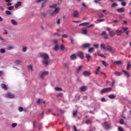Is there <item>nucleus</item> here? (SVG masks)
<instances>
[{
  "instance_id": "nucleus-1",
  "label": "nucleus",
  "mask_w": 131,
  "mask_h": 131,
  "mask_svg": "<svg viewBox=\"0 0 131 131\" xmlns=\"http://www.w3.org/2000/svg\"><path fill=\"white\" fill-rule=\"evenodd\" d=\"M101 49L104 50V51H108V52H110V53H111V54H115V52H116V50L114 48L111 47V46H108L106 47V46L104 44H101L100 46Z\"/></svg>"
},
{
  "instance_id": "nucleus-2",
  "label": "nucleus",
  "mask_w": 131,
  "mask_h": 131,
  "mask_svg": "<svg viewBox=\"0 0 131 131\" xmlns=\"http://www.w3.org/2000/svg\"><path fill=\"white\" fill-rule=\"evenodd\" d=\"M40 57L43 58L42 63L46 66L50 65V61L49 60V55L46 53H40Z\"/></svg>"
},
{
  "instance_id": "nucleus-3",
  "label": "nucleus",
  "mask_w": 131,
  "mask_h": 131,
  "mask_svg": "<svg viewBox=\"0 0 131 131\" xmlns=\"http://www.w3.org/2000/svg\"><path fill=\"white\" fill-rule=\"evenodd\" d=\"M50 8H51V9H54V11L53 12L51 13L52 16H55V14H58L59 13V11H60V8L58 7L57 8V4H54L53 5H51L49 6Z\"/></svg>"
},
{
  "instance_id": "nucleus-4",
  "label": "nucleus",
  "mask_w": 131,
  "mask_h": 131,
  "mask_svg": "<svg viewBox=\"0 0 131 131\" xmlns=\"http://www.w3.org/2000/svg\"><path fill=\"white\" fill-rule=\"evenodd\" d=\"M112 90V88H105L102 89L101 91L100 94H105V93H109V92H111Z\"/></svg>"
},
{
  "instance_id": "nucleus-5",
  "label": "nucleus",
  "mask_w": 131,
  "mask_h": 131,
  "mask_svg": "<svg viewBox=\"0 0 131 131\" xmlns=\"http://www.w3.org/2000/svg\"><path fill=\"white\" fill-rule=\"evenodd\" d=\"M103 126H104V128L106 129V130H108L111 126H110V124H109L107 122H104L103 124H102Z\"/></svg>"
},
{
  "instance_id": "nucleus-6",
  "label": "nucleus",
  "mask_w": 131,
  "mask_h": 131,
  "mask_svg": "<svg viewBox=\"0 0 131 131\" xmlns=\"http://www.w3.org/2000/svg\"><path fill=\"white\" fill-rule=\"evenodd\" d=\"M5 97H6V98H15V95L14 94L8 93L5 95Z\"/></svg>"
},
{
  "instance_id": "nucleus-7",
  "label": "nucleus",
  "mask_w": 131,
  "mask_h": 131,
  "mask_svg": "<svg viewBox=\"0 0 131 131\" xmlns=\"http://www.w3.org/2000/svg\"><path fill=\"white\" fill-rule=\"evenodd\" d=\"M81 25H84V26H86V27H92V26L94 27V24H91L90 23H84L81 24Z\"/></svg>"
},
{
  "instance_id": "nucleus-8",
  "label": "nucleus",
  "mask_w": 131,
  "mask_h": 131,
  "mask_svg": "<svg viewBox=\"0 0 131 131\" xmlns=\"http://www.w3.org/2000/svg\"><path fill=\"white\" fill-rule=\"evenodd\" d=\"M91 74H92V73L89 71H85L83 72V75L84 76L89 77L90 76Z\"/></svg>"
},
{
  "instance_id": "nucleus-9",
  "label": "nucleus",
  "mask_w": 131,
  "mask_h": 131,
  "mask_svg": "<svg viewBox=\"0 0 131 131\" xmlns=\"http://www.w3.org/2000/svg\"><path fill=\"white\" fill-rule=\"evenodd\" d=\"M49 75V72L48 71H45L42 73V74L40 75L41 78H43L45 76H47V75Z\"/></svg>"
},
{
  "instance_id": "nucleus-10",
  "label": "nucleus",
  "mask_w": 131,
  "mask_h": 131,
  "mask_svg": "<svg viewBox=\"0 0 131 131\" xmlns=\"http://www.w3.org/2000/svg\"><path fill=\"white\" fill-rule=\"evenodd\" d=\"M79 90L81 92H85L88 90V88L85 86H83L80 88Z\"/></svg>"
},
{
  "instance_id": "nucleus-11",
  "label": "nucleus",
  "mask_w": 131,
  "mask_h": 131,
  "mask_svg": "<svg viewBox=\"0 0 131 131\" xmlns=\"http://www.w3.org/2000/svg\"><path fill=\"white\" fill-rule=\"evenodd\" d=\"M78 56L80 58V59H83L84 56H83V52H79L78 53Z\"/></svg>"
},
{
  "instance_id": "nucleus-12",
  "label": "nucleus",
  "mask_w": 131,
  "mask_h": 131,
  "mask_svg": "<svg viewBox=\"0 0 131 131\" xmlns=\"http://www.w3.org/2000/svg\"><path fill=\"white\" fill-rule=\"evenodd\" d=\"M101 35H103L105 39H108L107 35V33H106V32L105 31L102 32Z\"/></svg>"
},
{
  "instance_id": "nucleus-13",
  "label": "nucleus",
  "mask_w": 131,
  "mask_h": 131,
  "mask_svg": "<svg viewBox=\"0 0 131 131\" xmlns=\"http://www.w3.org/2000/svg\"><path fill=\"white\" fill-rule=\"evenodd\" d=\"M85 57L88 60V61H90V60H92V59H93V57L89 54H85Z\"/></svg>"
},
{
  "instance_id": "nucleus-14",
  "label": "nucleus",
  "mask_w": 131,
  "mask_h": 131,
  "mask_svg": "<svg viewBox=\"0 0 131 131\" xmlns=\"http://www.w3.org/2000/svg\"><path fill=\"white\" fill-rule=\"evenodd\" d=\"M82 47L85 49H89V48L91 47V45L89 43H85L83 45Z\"/></svg>"
},
{
  "instance_id": "nucleus-15",
  "label": "nucleus",
  "mask_w": 131,
  "mask_h": 131,
  "mask_svg": "<svg viewBox=\"0 0 131 131\" xmlns=\"http://www.w3.org/2000/svg\"><path fill=\"white\" fill-rule=\"evenodd\" d=\"M109 35L111 37H113L115 36V32H114L113 31H110Z\"/></svg>"
},
{
  "instance_id": "nucleus-16",
  "label": "nucleus",
  "mask_w": 131,
  "mask_h": 131,
  "mask_svg": "<svg viewBox=\"0 0 131 131\" xmlns=\"http://www.w3.org/2000/svg\"><path fill=\"white\" fill-rule=\"evenodd\" d=\"M116 32L117 33V35L120 36V35H121V34H122V32H123V31H122V30L119 31L118 30H117Z\"/></svg>"
},
{
  "instance_id": "nucleus-17",
  "label": "nucleus",
  "mask_w": 131,
  "mask_h": 131,
  "mask_svg": "<svg viewBox=\"0 0 131 131\" xmlns=\"http://www.w3.org/2000/svg\"><path fill=\"white\" fill-rule=\"evenodd\" d=\"M117 11L119 13H123L124 12V8L122 7L120 9H117Z\"/></svg>"
},
{
  "instance_id": "nucleus-18",
  "label": "nucleus",
  "mask_w": 131,
  "mask_h": 131,
  "mask_svg": "<svg viewBox=\"0 0 131 131\" xmlns=\"http://www.w3.org/2000/svg\"><path fill=\"white\" fill-rule=\"evenodd\" d=\"M74 17H78L79 16V13H78V11L75 10L74 11Z\"/></svg>"
},
{
  "instance_id": "nucleus-19",
  "label": "nucleus",
  "mask_w": 131,
  "mask_h": 131,
  "mask_svg": "<svg viewBox=\"0 0 131 131\" xmlns=\"http://www.w3.org/2000/svg\"><path fill=\"white\" fill-rule=\"evenodd\" d=\"M83 66H80L77 69V72H80L81 71V69H82Z\"/></svg>"
},
{
  "instance_id": "nucleus-20",
  "label": "nucleus",
  "mask_w": 131,
  "mask_h": 131,
  "mask_svg": "<svg viewBox=\"0 0 131 131\" xmlns=\"http://www.w3.org/2000/svg\"><path fill=\"white\" fill-rule=\"evenodd\" d=\"M11 24H12V25H14L15 26H16V25H18V23L14 19H12L11 20Z\"/></svg>"
},
{
  "instance_id": "nucleus-21",
  "label": "nucleus",
  "mask_w": 131,
  "mask_h": 131,
  "mask_svg": "<svg viewBox=\"0 0 131 131\" xmlns=\"http://www.w3.org/2000/svg\"><path fill=\"white\" fill-rule=\"evenodd\" d=\"M1 87L2 89H4L5 91H7L8 90V87H7V85L5 84H1Z\"/></svg>"
},
{
  "instance_id": "nucleus-22",
  "label": "nucleus",
  "mask_w": 131,
  "mask_h": 131,
  "mask_svg": "<svg viewBox=\"0 0 131 131\" xmlns=\"http://www.w3.org/2000/svg\"><path fill=\"white\" fill-rule=\"evenodd\" d=\"M108 98H110V99H115L116 96H115L114 94H111L108 95Z\"/></svg>"
},
{
  "instance_id": "nucleus-23",
  "label": "nucleus",
  "mask_w": 131,
  "mask_h": 131,
  "mask_svg": "<svg viewBox=\"0 0 131 131\" xmlns=\"http://www.w3.org/2000/svg\"><path fill=\"white\" fill-rule=\"evenodd\" d=\"M85 123H86V124H91V123H93V121L90 119H87L86 120Z\"/></svg>"
},
{
  "instance_id": "nucleus-24",
  "label": "nucleus",
  "mask_w": 131,
  "mask_h": 131,
  "mask_svg": "<svg viewBox=\"0 0 131 131\" xmlns=\"http://www.w3.org/2000/svg\"><path fill=\"white\" fill-rule=\"evenodd\" d=\"M130 68H131L130 62L129 61H128L126 69L127 70H128L129 69H130Z\"/></svg>"
},
{
  "instance_id": "nucleus-25",
  "label": "nucleus",
  "mask_w": 131,
  "mask_h": 131,
  "mask_svg": "<svg viewBox=\"0 0 131 131\" xmlns=\"http://www.w3.org/2000/svg\"><path fill=\"white\" fill-rule=\"evenodd\" d=\"M71 60H75L76 59V55L75 54H73L71 56Z\"/></svg>"
},
{
  "instance_id": "nucleus-26",
  "label": "nucleus",
  "mask_w": 131,
  "mask_h": 131,
  "mask_svg": "<svg viewBox=\"0 0 131 131\" xmlns=\"http://www.w3.org/2000/svg\"><path fill=\"white\" fill-rule=\"evenodd\" d=\"M122 71L124 73V74L126 75L127 77H129V74L128 73V72L125 71V70H123Z\"/></svg>"
},
{
  "instance_id": "nucleus-27",
  "label": "nucleus",
  "mask_w": 131,
  "mask_h": 131,
  "mask_svg": "<svg viewBox=\"0 0 131 131\" xmlns=\"http://www.w3.org/2000/svg\"><path fill=\"white\" fill-rule=\"evenodd\" d=\"M82 32L83 33V34H85V35H86V34H88V30L86 29H83L82 30Z\"/></svg>"
},
{
  "instance_id": "nucleus-28",
  "label": "nucleus",
  "mask_w": 131,
  "mask_h": 131,
  "mask_svg": "<svg viewBox=\"0 0 131 131\" xmlns=\"http://www.w3.org/2000/svg\"><path fill=\"white\" fill-rule=\"evenodd\" d=\"M55 91H57L58 92H62V88L59 87H56L55 88Z\"/></svg>"
},
{
  "instance_id": "nucleus-29",
  "label": "nucleus",
  "mask_w": 131,
  "mask_h": 131,
  "mask_svg": "<svg viewBox=\"0 0 131 131\" xmlns=\"http://www.w3.org/2000/svg\"><path fill=\"white\" fill-rule=\"evenodd\" d=\"M121 63H122L121 61H115L114 62V64H115L116 65H120Z\"/></svg>"
},
{
  "instance_id": "nucleus-30",
  "label": "nucleus",
  "mask_w": 131,
  "mask_h": 131,
  "mask_svg": "<svg viewBox=\"0 0 131 131\" xmlns=\"http://www.w3.org/2000/svg\"><path fill=\"white\" fill-rule=\"evenodd\" d=\"M94 51H95V49L94 48H91L89 49L88 52L89 53H94Z\"/></svg>"
},
{
  "instance_id": "nucleus-31",
  "label": "nucleus",
  "mask_w": 131,
  "mask_h": 131,
  "mask_svg": "<svg viewBox=\"0 0 131 131\" xmlns=\"http://www.w3.org/2000/svg\"><path fill=\"white\" fill-rule=\"evenodd\" d=\"M122 29L123 30V31H124V32H127V29H128V28H126V27H121Z\"/></svg>"
},
{
  "instance_id": "nucleus-32",
  "label": "nucleus",
  "mask_w": 131,
  "mask_h": 131,
  "mask_svg": "<svg viewBox=\"0 0 131 131\" xmlns=\"http://www.w3.org/2000/svg\"><path fill=\"white\" fill-rule=\"evenodd\" d=\"M63 67H64L66 68H69V64L67 62L63 63Z\"/></svg>"
},
{
  "instance_id": "nucleus-33",
  "label": "nucleus",
  "mask_w": 131,
  "mask_h": 131,
  "mask_svg": "<svg viewBox=\"0 0 131 131\" xmlns=\"http://www.w3.org/2000/svg\"><path fill=\"white\" fill-rule=\"evenodd\" d=\"M0 53H1V54H4V53H6V50H5V49H4V48L1 49Z\"/></svg>"
},
{
  "instance_id": "nucleus-34",
  "label": "nucleus",
  "mask_w": 131,
  "mask_h": 131,
  "mask_svg": "<svg viewBox=\"0 0 131 131\" xmlns=\"http://www.w3.org/2000/svg\"><path fill=\"white\" fill-rule=\"evenodd\" d=\"M102 63L104 65V66H105V67H107V66H108V63H107L106 61H102Z\"/></svg>"
},
{
  "instance_id": "nucleus-35",
  "label": "nucleus",
  "mask_w": 131,
  "mask_h": 131,
  "mask_svg": "<svg viewBox=\"0 0 131 131\" xmlns=\"http://www.w3.org/2000/svg\"><path fill=\"white\" fill-rule=\"evenodd\" d=\"M112 8H116V7H118V5L117 3H114L112 5Z\"/></svg>"
},
{
  "instance_id": "nucleus-36",
  "label": "nucleus",
  "mask_w": 131,
  "mask_h": 131,
  "mask_svg": "<svg viewBox=\"0 0 131 131\" xmlns=\"http://www.w3.org/2000/svg\"><path fill=\"white\" fill-rule=\"evenodd\" d=\"M115 74L117 75V76H120V75H121V73L119 72H115Z\"/></svg>"
},
{
  "instance_id": "nucleus-37",
  "label": "nucleus",
  "mask_w": 131,
  "mask_h": 131,
  "mask_svg": "<svg viewBox=\"0 0 131 131\" xmlns=\"http://www.w3.org/2000/svg\"><path fill=\"white\" fill-rule=\"evenodd\" d=\"M29 69H30V70H31V71H33V67H32V65H30L28 66Z\"/></svg>"
},
{
  "instance_id": "nucleus-38",
  "label": "nucleus",
  "mask_w": 131,
  "mask_h": 131,
  "mask_svg": "<svg viewBox=\"0 0 131 131\" xmlns=\"http://www.w3.org/2000/svg\"><path fill=\"white\" fill-rule=\"evenodd\" d=\"M48 2H49V1L46 0V1H45L44 3L42 4V8H45V7H46V3Z\"/></svg>"
},
{
  "instance_id": "nucleus-39",
  "label": "nucleus",
  "mask_w": 131,
  "mask_h": 131,
  "mask_svg": "<svg viewBox=\"0 0 131 131\" xmlns=\"http://www.w3.org/2000/svg\"><path fill=\"white\" fill-rule=\"evenodd\" d=\"M70 40L71 41V43H72V44L74 43V39H73V38L71 37L70 38Z\"/></svg>"
},
{
  "instance_id": "nucleus-40",
  "label": "nucleus",
  "mask_w": 131,
  "mask_h": 131,
  "mask_svg": "<svg viewBox=\"0 0 131 131\" xmlns=\"http://www.w3.org/2000/svg\"><path fill=\"white\" fill-rule=\"evenodd\" d=\"M41 128H42V124L40 123V124H39V125H38V129L39 130H40V129H41Z\"/></svg>"
},
{
  "instance_id": "nucleus-41",
  "label": "nucleus",
  "mask_w": 131,
  "mask_h": 131,
  "mask_svg": "<svg viewBox=\"0 0 131 131\" xmlns=\"http://www.w3.org/2000/svg\"><path fill=\"white\" fill-rule=\"evenodd\" d=\"M16 5L18 7H21L22 6V3H21V2H17Z\"/></svg>"
},
{
  "instance_id": "nucleus-42",
  "label": "nucleus",
  "mask_w": 131,
  "mask_h": 131,
  "mask_svg": "<svg viewBox=\"0 0 131 131\" xmlns=\"http://www.w3.org/2000/svg\"><path fill=\"white\" fill-rule=\"evenodd\" d=\"M101 68L100 67H98L97 69V71H96V74H99V73H100V69Z\"/></svg>"
},
{
  "instance_id": "nucleus-43",
  "label": "nucleus",
  "mask_w": 131,
  "mask_h": 131,
  "mask_svg": "<svg viewBox=\"0 0 131 131\" xmlns=\"http://www.w3.org/2000/svg\"><path fill=\"white\" fill-rule=\"evenodd\" d=\"M13 49V46H8L7 47V50L8 51H10V50H12Z\"/></svg>"
},
{
  "instance_id": "nucleus-44",
  "label": "nucleus",
  "mask_w": 131,
  "mask_h": 131,
  "mask_svg": "<svg viewBox=\"0 0 131 131\" xmlns=\"http://www.w3.org/2000/svg\"><path fill=\"white\" fill-rule=\"evenodd\" d=\"M54 49L55 50V51H56V52H57V51L59 50V47L58 46V45H56Z\"/></svg>"
},
{
  "instance_id": "nucleus-45",
  "label": "nucleus",
  "mask_w": 131,
  "mask_h": 131,
  "mask_svg": "<svg viewBox=\"0 0 131 131\" xmlns=\"http://www.w3.org/2000/svg\"><path fill=\"white\" fill-rule=\"evenodd\" d=\"M105 19H97V22H104Z\"/></svg>"
},
{
  "instance_id": "nucleus-46",
  "label": "nucleus",
  "mask_w": 131,
  "mask_h": 131,
  "mask_svg": "<svg viewBox=\"0 0 131 131\" xmlns=\"http://www.w3.org/2000/svg\"><path fill=\"white\" fill-rule=\"evenodd\" d=\"M14 9V6H10L9 7H8V10H9V11H12Z\"/></svg>"
},
{
  "instance_id": "nucleus-47",
  "label": "nucleus",
  "mask_w": 131,
  "mask_h": 131,
  "mask_svg": "<svg viewBox=\"0 0 131 131\" xmlns=\"http://www.w3.org/2000/svg\"><path fill=\"white\" fill-rule=\"evenodd\" d=\"M73 115L74 116H75L76 115H77V110L73 112Z\"/></svg>"
},
{
  "instance_id": "nucleus-48",
  "label": "nucleus",
  "mask_w": 131,
  "mask_h": 131,
  "mask_svg": "<svg viewBox=\"0 0 131 131\" xmlns=\"http://www.w3.org/2000/svg\"><path fill=\"white\" fill-rule=\"evenodd\" d=\"M12 127H16L17 126V123H14L11 125Z\"/></svg>"
},
{
  "instance_id": "nucleus-49",
  "label": "nucleus",
  "mask_w": 131,
  "mask_h": 131,
  "mask_svg": "<svg viewBox=\"0 0 131 131\" xmlns=\"http://www.w3.org/2000/svg\"><path fill=\"white\" fill-rule=\"evenodd\" d=\"M18 110H19V112H22V111H23V110H24V108H23V107L19 106L18 108Z\"/></svg>"
},
{
  "instance_id": "nucleus-50",
  "label": "nucleus",
  "mask_w": 131,
  "mask_h": 131,
  "mask_svg": "<svg viewBox=\"0 0 131 131\" xmlns=\"http://www.w3.org/2000/svg\"><path fill=\"white\" fill-rule=\"evenodd\" d=\"M64 49H65V46H64V45H62L60 46V50H61V51H63V50H64Z\"/></svg>"
},
{
  "instance_id": "nucleus-51",
  "label": "nucleus",
  "mask_w": 131,
  "mask_h": 131,
  "mask_svg": "<svg viewBox=\"0 0 131 131\" xmlns=\"http://www.w3.org/2000/svg\"><path fill=\"white\" fill-rule=\"evenodd\" d=\"M121 5L123 6V7H125L126 6V3L124 2V1L122 2Z\"/></svg>"
},
{
  "instance_id": "nucleus-52",
  "label": "nucleus",
  "mask_w": 131,
  "mask_h": 131,
  "mask_svg": "<svg viewBox=\"0 0 131 131\" xmlns=\"http://www.w3.org/2000/svg\"><path fill=\"white\" fill-rule=\"evenodd\" d=\"M97 128H96V127L94 126L93 127L92 129H91L90 130V131H95L96 130Z\"/></svg>"
},
{
  "instance_id": "nucleus-53",
  "label": "nucleus",
  "mask_w": 131,
  "mask_h": 131,
  "mask_svg": "<svg viewBox=\"0 0 131 131\" xmlns=\"http://www.w3.org/2000/svg\"><path fill=\"white\" fill-rule=\"evenodd\" d=\"M63 96V93H59L57 95V98H59V97H62Z\"/></svg>"
},
{
  "instance_id": "nucleus-54",
  "label": "nucleus",
  "mask_w": 131,
  "mask_h": 131,
  "mask_svg": "<svg viewBox=\"0 0 131 131\" xmlns=\"http://www.w3.org/2000/svg\"><path fill=\"white\" fill-rule=\"evenodd\" d=\"M37 103L39 105L40 104H41V100L40 99H39L37 102Z\"/></svg>"
},
{
  "instance_id": "nucleus-55",
  "label": "nucleus",
  "mask_w": 131,
  "mask_h": 131,
  "mask_svg": "<svg viewBox=\"0 0 131 131\" xmlns=\"http://www.w3.org/2000/svg\"><path fill=\"white\" fill-rule=\"evenodd\" d=\"M47 0H38L36 3H42V2H46Z\"/></svg>"
},
{
  "instance_id": "nucleus-56",
  "label": "nucleus",
  "mask_w": 131,
  "mask_h": 131,
  "mask_svg": "<svg viewBox=\"0 0 131 131\" xmlns=\"http://www.w3.org/2000/svg\"><path fill=\"white\" fill-rule=\"evenodd\" d=\"M6 13L7 14V15H11V11H9V10H7L6 11Z\"/></svg>"
},
{
  "instance_id": "nucleus-57",
  "label": "nucleus",
  "mask_w": 131,
  "mask_h": 131,
  "mask_svg": "<svg viewBox=\"0 0 131 131\" xmlns=\"http://www.w3.org/2000/svg\"><path fill=\"white\" fill-rule=\"evenodd\" d=\"M54 42L55 45H56V46H58V40H57V39L54 40Z\"/></svg>"
},
{
  "instance_id": "nucleus-58",
  "label": "nucleus",
  "mask_w": 131,
  "mask_h": 131,
  "mask_svg": "<svg viewBox=\"0 0 131 131\" xmlns=\"http://www.w3.org/2000/svg\"><path fill=\"white\" fill-rule=\"evenodd\" d=\"M62 21V19L61 18H59L57 20V24H60V23H61V22Z\"/></svg>"
},
{
  "instance_id": "nucleus-59",
  "label": "nucleus",
  "mask_w": 131,
  "mask_h": 131,
  "mask_svg": "<svg viewBox=\"0 0 131 131\" xmlns=\"http://www.w3.org/2000/svg\"><path fill=\"white\" fill-rule=\"evenodd\" d=\"M123 122H124V121H123V119H121L120 121H119V123L120 124H123Z\"/></svg>"
},
{
  "instance_id": "nucleus-60",
  "label": "nucleus",
  "mask_w": 131,
  "mask_h": 131,
  "mask_svg": "<svg viewBox=\"0 0 131 131\" xmlns=\"http://www.w3.org/2000/svg\"><path fill=\"white\" fill-rule=\"evenodd\" d=\"M33 126H34V127H36V121H34Z\"/></svg>"
},
{
  "instance_id": "nucleus-61",
  "label": "nucleus",
  "mask_w": 131,
  "mask_h": 131,
  "mask_svg": "<svg viewBox=\"0 0 131 131\" xmlns=\"http://www.w3.org/2000/svg\"><path fill=\"white\" fill-rule=\"evenodd\" d=\"M22 51H23V52H25L26 51H27V48H26V47H24L23 48Z\"/></svg>"
},
{
  "instance_id": "nucleus-62",
  "label": "nucleus",
  "mask_w": 131,
  "mask_h": 131,
  "mask_svg": "<svg viewBox=\"0 0 131 131\" xmlns=\"http://www.w3.org/2000/svg\"><path fill=\"white\" fill-rule=\"evenodd\" d=\"M62 37H63V38H67V37H68V35L66 34H63L62 35Z\"/></svg>"
},
{
  "instance_id": "nucleus-63",
  "label": "nucleus",
  "mask_w": 131,
  "mask_h": 131,
  "mask_svg": "<svg viewBox=\"0 0 131 131\" xmlns=\"http://www.w3.org/2000/svg\"><path fill=\"white\" fill-rule=\"evenodd\" d=\"M118 129L119 131H123V128L121 127H119Z\"/></svg>"
},
{
  "instance_id": "nucleus-64",
  "label": "nucleus",
  "mask_w": 131,
  "mask_h": 131,
  "mask_svg": "<svg viewBox=\"0 0 131 131\" xmlns=\"http://www.w3.org/2000/svg\"><path fill=\"white\" fill-rule=\"evenodd\" d=\"M73 128L74 129V131H78V130H77V129L76 128V126L74 125L73 126Z\"/></svg>"
}]
</instances>
